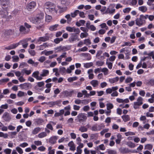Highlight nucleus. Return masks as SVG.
Returning a JSON list of instances; mask_svg holds the SVG:
<instances>
[{"mask_svg":"<svg viewBox=\"0 0 154 154\" xmlns=\"http://www.w3.org/2000/svg\"><path fill=\"white\" fill-rule=\"evenodd\" d=\"M47 35L48 34L46 33L45 36L39 37L37 39V41L38 42H45L49 40L50 38V36L49 35Z\"/></svg>","mask_w":154,"mask_h":154,"instance_id":"nucleus-13","label":"nucleus"},{"mask_svg":"<svg viewBox=\"0 0 154 154\" xmlns=\"http://www.w3.org/2000/svg\"><path fill=\"white\" fill-rule=\"evenodd\" d=\"M127 145L128 147L131 148H134L136 146L134 143L131 141L127 143Z\"/></svg>","mask_w":154,"mask_h":154,"instance_id":"nucleus-35","label":"nucleus"},{"mask_svg":"<svg viewBox=\"0 0 154 154\" xmlns=\"http://www.w3.org/2000/svg\"><path fill=\"white\" fill-rule=\"evenodd\" d=\"M16 150L17 152L20 154L23 153V151L22 149L20 147L17 146L16 147Z\"/></svg>","mask_w":154,"mask_h":154,"instance_id":"nucleus-60","label":"nucleus"},{"mask_svg":"<svg viewBox=\"0 0 154 154\" xmlns=\"http://www.w3.org/2000/svg\"><path fill=\"white\" fill-rule=\"evenodd\" d=\"M119 78L118 77H116L112 79H110L109 80V82L111 84L116 83L119 80Z\"/></svg>","mask_w":154,"mask_h":154,"instance_id":"nucleus-23","label":"nucleus"},{"mask_svg":"<svg viewBox=\"0 0 154 154\" xmlns=\"http://www.w3.org/2000/svg\"><path fill=\"white\" fill-rule=\"evenodd\" d=\"M93 65V63L92 62L87 63H84V67L85 68H88L92 66Z\"/></svg>","mask_w":154,"mask_h":154,"instance_id":"nucleus-36","label":"nucleus"},{"mask_svg":"<svg viewBox=\"0 0 154 154\" xmlns=\"http://www.w3.org/2000/svg\"><path fill=\"white\" fill-rule=\"evenodd\" d=\"M117 138L116 140V143L119 144L120 143L121 140L122 138V135L120 134H118L117 135Z\"/></svg>","mask_w":154,"mask_h":154,"instance_id":"nucleus-26","label":"nucleus"},{"mask_svg":"<svg viewBox=\"0 0 154 154\" xmlns=\"http://www.w3.org/2000/svg\"><path fill=\"white\" fill-rule=\"evenodd\" d=\"M19 138L20 141H22L26 139V136L25 134H21L19 136Z\"/></svg>","mask_w":154,"mask_h":154,"instance_id":"nucleus-48","label":"nucleus"},{"mask_svg":"<svg viewBox=\"0 0 154 154\" xmlns=\"http://www.w3.org/2000/svg\"><path fill=\"white\" fill-rule=\"evenodd\" d=\"M36 6L35 2L31 1L28 3L26 6V9L28 11H31L33 10Z\"/></svg>","mask_w":154,"mask_h":154,"instance_id":"nucleus-4","label":"nucleus"},{"mask_svg":"<svg viewBox=\"0 0 154 154\" xmlns=\"http://www.w3.org/2000/svg\"><path fill=\"white\" fill-rule=\"evenodd\" d=\"M76 34L72 33L71 34V36L69 38L68 41L70 43H73L76 40H79L78 36L77 34Z\"/></svg>","mask_w":154,"mask_h":154,"instance_id":"nucleus-7","label":"nucleus"},{"mask_svg":"<svg viewBox=\"0 0 154 154\" xmlns=\"http://www.w3.org/2000/svg\"><path fill=\"white\" fill-rule=\"evenodd\" d=\"M19 86L22 89L27 90L31 88L32 85L30 83H25L23 84H20L19 85Z\"/></svg>","mask_w":154,"mask_h":154,"instance_id":"nucleus-9","label":"nucleus"},{"mask_svg":"<svg viewBox=\"0 0 154 154\" xmlns=\"http://www.w3.org/2000/svg\"><path fill=\"white\" fill-rule=\"evenodd\" d=\"M55 6H56V5L54 3L50 2H46L45 5V8L47 10L49 9V8L54 7Z\"/></svg>","mask_w":154,"mask_h":154,"instance_id":"nucleus-15","label":"nucleus"},{"mask_svg":"<svg viewBox=\"0 0 154 154\" xmlns=\"http://www.w3.org/2000/svg\"><path fill=\"white\" fill-rule=\"evenodd\" d=\"M45 60V57L44 56H42L39 58L38 60L41 63H43Z\"/></svg>","mask_w":154,"mask_h":154,"instance_id":"nucleus-62","label":"nucleus"},{"mask_svg":"<svg viewBox=\"0 0 154 154\" xmlns=\"http://www.w3.org/2000/svg\"><path fill=\"white\" fill-rule=\"evenodd\" d=\"M39 72L38 71H36L33 73L32 75V77L35 78L37 80H41L42 78L40 76H39Z\"/></svg>","mask_w":154,"mask_h":154,"instance_id":"nucleus-16","label":"nucleus"},{"mask_svg":"<svg viewBox=\"0 0 154 154\" xmlns=\"http://www.w3.org/2000/svg\"><path fill=\"white\" fill-rule=\"evenodd\" d=\"M54 49L57 51L56 52H59L61 51H66L69 50V48H68L66 46H62V45H60L57 47L55 48Z\"/></svg>","mask_w":154,"mask_h":154,"instance_id":"nucleus-12","label":"nucleus"},{"mask_svg":"<svg viewBox=\"0 0 154 154\" xmlns=\"http://www.w3.org/2000/svg\"><path fill=\"white\" fill-rule=\"evenodd\" d=\"M49 9L47 10V11H48L50 13L52 14H57V10L56 8V6L54 7L49 8Z\"/></svg>","mask_w":154,"mask_h":154,"instance_id":"nucleus-22","label":"nucleus"},{"mask_svg":"<svg viewBox=\"0 0 154 154\" xmlns=\"http://www.w3.org/2000/svg\"><path fill=\"white\" fill-rule=\"evenodd\" d=\"M74 91L73 90H72L69 91L66 90L63 92V94L66 97H71L74 93Z\"/></svg>","mask_w":154,"mask_h":154,"instance_id":"nucleus-17","label":"nucleus"},{"mask_svg":"<svg viewBox=\"0 0 154 154\" xmlns=\"http://www.w3.org/2000/svg\"><path fill=\"white\" fill-rule=\"evenodd\" d=\"M143 103V99L141 97H138L136 101L133 103V108L135 109H139Z\"/></svg>","mask_w":154,"mask_h":154,"instance_id":"nucleus-2","label":"nucleus"},{"mask_svg":"<svg viewBox=\"0 0 154 154\" xmlns=\"http://www.w3.org/2000/svg\"><path fill=\"white\" fill-rule=\"evenodd\" d=\"M57 139V136H52L49 139V142L51 144L53 145L56 143Z\"/></svg>","mask_w":154,"mask_h":154,"instance_id":"nucleus-18","label":"nucleus"},{"mask_svg":"<svg viewBox=\"0 0 154 154\" xmlns=\"http://www.w3.org/2000/svg\"><path fill=\"white\" fill-rule=\"evenodd\" d=\"M104 64V62L101 60H98L96 62V65L98 66H102Z\"/></svg>","mask_w":154,"mask_h":154,"instance_id":"nucleus-50","label":"nucleus"},{"mask_svg":"<svg viewBox=\"0 0 154 154\" xmlns=\"http://www.w3.org/2000/svg\"><path fill=\"white\" fill-rule=\"evenodd\" d=\"M128 148H123L121 149L120 152L121 153H128L130 152Z\"/></svg>","mask_w":154,"mask_h":154,"instance_id":"nucleus-31","label":"nucleus"},{"mask_svg":"<svg viewBox=\"0 0 154 154\" xmlns=\"http://www.w3.org/2000/svg\"><path fill=\"white\" fill-rule=\"evenodd\" d=\"M84 44L87 45H89L91 44V42L89 39H85L84 41Z\"/></svg>","mask_w":154,"mask_h":154,"instance_id":"nucleus-54","label":"nucleus"},{"mask_svg":"<svg viewBox=\"0 0 154 154\" xmlns=\"http://www.w3.org/2000/svg\"><path fill=\"white\" fill-rule=\"evenodd\" d=\"M112 62H110L108 61V60H106V64L108 66V68L110 69H111L112 67Z\"/></svg>","mask_w":154,"mask_h":154,"instance_id":"nucleus-52","label":"nucleus"},{"mask_svg":"<svg viewBox=\"0 0 154 154\" xmlns=\"http://www.w3.org/2000/svg\"><path fill=\"white\" fill-rule=\"evenodd\" d=\"M0 4L2 8H7L10 3V0H0Z\"/></svg>","mask_w":154,"mask_h":154,"instance_id":"nucleus-11","label":"nucleus"},{"mask_svg":"<svg viewBox=\"0 0 154 154\" xmlns=\"http://www.w3.org/2000/svg\"><path fill=\"white\" fill-rule=\"evenodd\" d=\"M98 136L97 133L91 134V138L92 139L96 140Z\"/></svg>","mask_w":154,"mask_h":154,"instance_id":"nucleus-44","label":"nucleus"},{"mask_svg":"<svg viewBox=\"0 0 154 154\" xmlns=\"http://www.w3.org/2000/svg\"><path fill=\"white\" fill-rule=\"evenodd\" d=\"M133 80V78L130 77H128L125 80V83L127 84L132 82Z\"/></svg>","mask_w":154,"mask_h":154,"instance_id":"nucleus-51","label":"nucleus"},{"mask_svg":"<svg viewBox=\"0 0 154 154\" xmlns=\"http://www.w3.org/2000/svg\"><path fill=\"white\" fill-rule=\"evenodd\" d=\"M77 121L80 123L85 122L87 119V116L84 114L80 113L77 116Z\"/></svg>","mask_w":154,"mask_h":154,"instance_id":"nucleus-3","label":"nucleus"},{"mask_svg":"<svg viewBox=\"0 0 154 154\" xmlns=\"http://www.w3.org/2000/svg\"><path fill=\"white\" fill-rule=\"evenodd\" d=\"M115 10L114 9H110L109 8H108L106 9V13H108L110 14H113L115 12Z\"/></svg>","mask_w":154,"mask_h":154,"instance_id":"nucleus-53","label":"nucleus"},{"mask_svg":"<svg viewBox=\"0 0 154 154\" xmlns=\"http://www.w3.org/2000/svg\"><path fill=\"white\" fill-rule=\"evenodd\" d=\"M121 117L125 122H126L130 120V117L128 115H123Z\"/></svg>","mask_w":154,"mask_h":154,"instance_id":"nucleus-28","label":"nucleus"},{"mask_svg":"<svg viewBox=\"0 0 154 154\" xmlns=\"http://www.w3.org/2000/svg\"><path fill=\"white\" fill-rule=\"evenodd\" d=\"M35 122L38 125H40L43 122V120L41 118H38L36 119Z\"/></svg>","mask_w":154,"mask_h":154,"instance_id":"nucleus-41","label":"nucleus"},{"mask_svg":"<svg viewBox=\"0 0 154 154\" xmlns=\"http://www.w3.org/2000/svg\"><path fill=\"white\" fill-rule=\"evenodd\" d=\"M138 10L143 13H145L147 11L148 8L146 6L143 5L139 7Z\"/></svg>","mask_w":154,"mask_h":154,"instance_id":"nucleus-21","label":"nucleus"},{"mask_svg":"<svg viewBox=\"0 0 154 154\" xmlns=\"http://www.w3.org/2000/svg\"><path fill=\"white\" fill-rule=\"evenodd\" d=\"M153 148V145L152 144H147L145 145L144 146V149H147L148 150H151Z\"/></svg>","mask_w":154,"mask_h":154,"instance_id":"nucleus-30","label":"nucleus"},{"mask_svg":"<svg viewBox=\"0 0 154 154\" xmlns=\"http://www.w3.org/2000/svg\"><path fill=\"white\" fill-rule=\"evenodd\" d=\"M82 92L83 94V95H85L84 97H88L90 96V94H88L87 91L86 90H83L82 91Z\"/></svg>","mask_w":154,"mask_h":154,"instance_id":"nucleus-56","label":"nucleus"},{"mask_svg":"<svg viewBox=\"0 0 154 154\" xmlns=\"http://www.w3.org/2000/svg\"><path fill=\"white\" fill-rule=\"evenodd\" d=\"M88 35V33L87 32H82L80 34V37L81 38H85L87 37Z\"/></svg>","mask_w":154,"mask_h":154,"instance_id":"nucleus-57","label":"nucleus"},{"mask_svg":"<svg viewBox=\"0 0 154 154\" xmlns=\"http://www.w3.org/2000/svg\"><path fill=\"white\" fill-rule=\"evenodd\" d=\"M60 103V101L58 100L56 101H51L46 103V104L47 105H49V107H52L54 106L57 105Z\"/></svg>","mask_w":154,"mask_h":154,"instance_id":"nucleus-20","label":"nucleus"},{"mask_svg":"<svg viewBox=\"0 0 154 154\" xmlns=\"http://www.w3.org/2000/svg\"><path fill=\"white\" fill-rule=\"evenodd\" d=\"M41 128L40 127H38L35 128L32 130V134H33L35 135L38 133V132L40 131Z\"/></svg>","mask_w":154,"mask_h":154,"instance_id":"nucleus-29","label":"nucleus"},{"mask_svg":"<svg viewBox=\"0 0 154 154\" xmlns=\"http://www.w3.org/2000/svg\"><path fill=\"white\" fill-rule=\"evenodd\" d=\"M88 48L86 46L84 47L81 48H79L78 50V51H87Z\"/></svg>","mask_w":154,"mask_h":154,"instance_id":"nucleus-59","label":"nucleus"},{"mask_svg":"<svg viewBox=\"0 0 154 154\" xmlns=\"http://www.w3.org/2000/svg\"><path fill=\"white\" fill-rule=\"evenodd\" d=\"M21 72L23 73L26 74V75H29L31 73V70H27L26 69H24L21 71Z\"/></svg>","mask_w":154,"mask_h":154,"instance_id":"nucleus-34","label":"nucleus"},{"mask_svg":"<svg viewBox=\"0 0 154 154\" xmlns=\"http://www.w3.org/2000/svg\"><path fill=\"white\" fill-rule=\"evenodd\" d=\"M66 72V70L65 67H59V72L62 75L64 74Z\"/></svg>","mask_w":154,"mask_h":154,"instance_id":"nucleus-37","label":"nucleus"},{"mask_svg":"<svg viewBox=\"0 0 154 154\" xmlns=\"http://www.w3.org/2000/svg\"><path fill=\"white\" fill-rule=\"evenodd\" d=\"M31 39V38H24L20 40L18 43H19V45H22V46L23 48H26L28 46V42Z\"/></svg>","mask_w":154,"mask_h":154,"instance_id":"nucleus-5","label":"nucleus"},{"mask_svg":"<svg viewBox=\"0 0 154 154\" xmlns=\"http://www.w3.org/2000/svg\"><path fill=\"white\" fill-rule=\"evenodd\" d=\"M11 150L10 149L7 148L4 150V152L5 154H11Z\"/></svg>","mask_w":154,"mask_h":154,"instance_id":"nucleus-64","label":"nucleus"},{"mask_svg":"<svg viewBox=\"0 0 154 154\" xmlns=\"http://www.w3.org/2000/svg\"><path fill=\"white\" fill-rule=\"evenodd\" d=\"M14 31L13 29H7L4 32V34L6 36H9L13 34Z\"/></svg>","mask_w":154,"mask_h":154,"instance_id":"nucleus-19","label":"nucleus"},{"mask_svg":"<svg viewBox=\"0 0 154 154\" xmlns=\"http://www.w3.org/2000/svg\"><path fill=\"white\" fill-rule=\"evenodd\" d=\"M58 26L59 25L58 24L50 26L49 28V29L52 31H55L57 30V28Z\"/></svg>","mask_w":154,"mask_h":154,"instance_id":"nucleus-24","label":"nucleus"},{"mask_svg":"<svg viewBox=\"0 0 154 154\" xmlns=\"http://www.w3.org/2000/svg\"><path fill=\"white\" fill-rule=\"evenodd\" d=\"M105 149L104 146L103 144H101L99 146H98L95 148L96 150H104Z\"/></svg>","mask_w":154,"mask_h":154,"instance_id":"nucleus-33","label":"nucleus"},{"mask_svg":"<svg viewBox=\"0 0 154 154\" xmlns=\"http://www.w3.org/2000/svg\"><path fill=\"white\" fill-rule=\"evenodd\" d=\"M47 135V133L45 132H41L38 134V137L39 138H42L45 137Z\"/></svg>","mask_w":154,"mask_h":154,"instance_id":"nucleus-32","label":"nucleus"},{"mask_svg":"<svg viewBox=\"0 0 154 154\" xmlns=\"http://www.w3.org/2000/svg\"><path fill=\"white\" fill-rule=\"evenodd\" d=\"M63 38L61 37L59 38H57L54 39V42L56 44H59L60 42L63 41Z\"/></svg>","mask_w":154,"mask_h":154,"instance_id":"nucleus-40","label":"nucleus"},{"mask_svg":"<svg viewBox=\"0 0 154 154\" xmlns=\"http://www.w3.org/2000/svg\"><path fill=\"white\" fill-rule=\"evenodd\" d=\"M52 19V17L51 16L49 15L46 14L45 21L46 22L49 23L51 21Z\"/></svg>","mask_w":154,"mask_h":154,"instance_id":"nucleus-38","label":"nucleus"},{"mask_svg":"<svg viewBox=\"0 0 154 154\" xmlns=\"http://www.w3.org/2000/svg\"><path fill=\"white\" fill-rule=\"evenodd\" d=\"M65 17L67 19V23H69L72 20V18L70 17V15L68 14L65 16Z\"/></svg>","mask_w":154,"mask_h":154,"instance_id":"nucleus-58","label":"nucleus"},{"mask_svg":"<svg viewBox=\"0 0 154 154\" xmlns=\"http://www.w3.org/2000/svg\"><path fill=\"white\" fill-rule=\"evenodd\" d=\"M49 73L48 70L47 69H44L43 70L42 72L40 74V76L42 77H45L48 75Z\"/></svg>","mask_w":154,"mask_h":154,"instance_id":"nucleus-27","label":"nucleus"},{"mask_svg":"<svg viewBox=\"0 0 154 154\" xmlns=\"http://www.w3.org/2000/svg\"><path fill=\"white\" fill-rule=\"evenodd\" d=\"M8 14L7 8H2V9L0 11V16L2 18H6Z\"/></svg>","mask_w":154,"mask_h":154,"instance_id":"nucleus-14","label":"nucleus"},{"mask_svg":"<svg viewBox=\"0 0 154 154\" xmlns=\"http://www.w3.org/2000/svg\"><path fill=\"white\" fill-rule=\"evenodd\" d=\"M79 13V11L78 10H76L74 12L71 13V16L72 17H75Z\"/></svg>","mask_w":154,"mask_h":154,"instance_id":"nucleus-47","label":"nucleus"},{"mask_svg":"<svg viewBox=\"0 0 154 154\" xmlns=\"http://www.w3.org/2000/svg\"><path fill=\"white\" fill-rule=\"evenodd\" d=\"M107 152L109 154H116V152L113 150L108 149Z\"/></svg>","mask_w":154,"mask_h":154,"instance_id":"nucleus-63","label":"nucleus"},{"mask_svg":"<svg viewBox=\"0 0 154 154\" xmlns=\"http://www.w3.org/2000/svg\"><path fill=\"white\" fill-rule=\"evenodd\" d=\"M136 24L139 27H140L143 25L145 23V21L143 20L140 17L139 18H137L136 20Z\"/></svg>","mask_w":154,"mask_h":154,"instance_id":"nucleus-10","label":"nucleus"},{"mask_svg":"<svg viewBox=\"0 0 154 154\" xmlns=\"http://www.w3.org/2000/svg\"><path fill=\"white\" fill-rule=\"evenodd\" d=\"M77 79V77L76 76L69 77L68 79L67 80L69 82H71L73 81L76 80Z\"/></svg>","mask_w":154,"mask_h":154,"instance_id":"nucleus-55","label":"nucleus"},{"mask_svg":"<svg viewBox=\"0 0 154 154\" xmlns=\"http://www.w3.org/2000/svg\"><path fill=\"white\" fill-rule=\"evenodd\" d=\"M27 94L21 91H19L17 93V96L19 97H22L25 95H27Z\"/></svg>","mask_w":154,"mask_h":154,"instance_id":"nucleus-42","label":"nucleus"},{"mask_svg":"<svg viewBox=\"0 0 154 154\" xmlns=\"http://www.w3.org/2000/svg\"><path fill=\"white\" fill-rule=\"evenodd\" d=\"M19 31L20 33L23 34H26V29L25 27L23 25H21L19 27Z\"/></svg>","mask_w":154,"mask_h":154,"instance_id":"nucleus-25","label":"nucleus"},{"mask_svg":"<svg viewBox=\"0 0 154 154\" xmlns=\"http://www.w3.org/2000/svg\"><path fill=\"white\" fill-rule=\"evenodd\" d=\"M144 54L150 57H152V59H154V52L153 51H150L149 53H144Z\"/></svg>","mask_w":154,"mask_h":154,"instance_id":"nucleus-43","label":"nucleus"},{"mask_svg":"<svg viewBox=\"0 0 154 154\" xmlns=\"http://www.w3.org/2000/svg\"><path fill=\"white\" fill-rule=\"evenodd\" d=\"M131 8L130 7L126 8L123 10V12L125 13H128L131 11Z\"/></svg>","mask_w":154,"mask_h":154,"instance_id":"nucleus-45","label":"nucleus"},{"mask_svg":"<svg viewBox=\"0 0 154 154\" xmlns=\"http://www.w3.org/2000/svg\"><path fill=\"white\" fill-rule=\"evenodd\" d=\"M2 118L5 121L8 122H9L11 119V117L10 114L7 112H5L3 113Z\"/></svg>","mask_w":154,"mask_h":154,"instance_id":"nucleus-8","label":"nucleus"},{"mask_svg":"<svg viewBox=\"0 0 154 154\" xmlns=\"http://www.w3.org/2000/svg\"><path fill=\"white\" fill-rule=\"evenodd\" d=\"M146 119V118L145 116H141L140 118V121H143V124L146 123L145 120Z\"/></svg>","mask_w":154,"mask_h":154,"instance_id":"nucleus-61","label":"nucleus"},{"mask_svg":"<svg viewBox=\"0 0 154 154\" xmlns=\"http://www.w3.org/2000/svg\"><path fill=\"white\" fill-rule=\"evenodd\" d=\"M66 30L69 32H74L76 34H79L80 32L79 28H76L75 27L67 26L66 27Z\"/></svg>","mask_w":154,"mask_h":154,"instance_id":"nucleus-6","label":"nucleus"},{"mask_svg":"<svg viewBox=\"0 0 154 154\" xmlns=\"http://www.w3.org/2000/svg\"><path fill=\"white\" fill-rule=\"evenodd\" d=\"M44 17V14L43 12H41L38 14L36 17H32L30 21L34 24L40 23Z\"/></svg>","mask_w":154,"mask_h":154,"instance_id":"nucleus-1","label":"nucleus"},{"mask_svg":"<svg viewBox=\"0 0 154 154\" xmlns=\"http://www.w3.org/2000/svg\"><path fill=\"white\" fill-rule=\"evenodd\" d=\"M113 105L111 103H109L106 104V109L107 110H110L113 107Z\"/></svg>","mask_w":154,"mask_h":154,"instance_id":"nucleus-49","label":"nucleus"},{"mask_svg":"<svg viewBox=\"0 0 154 154\" xmlns=\"http://www.w3.org/2000/svg\"><path fill=\"white\" fill-rule=\"evenodd\" d=\"M79 130L81 132H86L88 130V128L85 126H82L79 129Z\"/></svg>","mask_w":154,"mask_h":154,"instance_id":"nucleus-39","label":"nucleus"},{"mask_svg":"<svg viewBox=\"0 0 154 154\" xmlns=\"http://www.w3.org/2000/svg\"><path fill=\"white\" fill-rule=\"evenodd\" d=\"M91 84L93 87H95L98 85V82L97 80H93L91 82Z\"/></svg>","mask_w":154,"mask_h":154,"instance_id":"nucleus-46","label":"nucleus"}]
</instances>
